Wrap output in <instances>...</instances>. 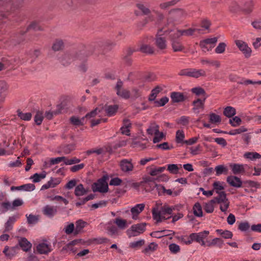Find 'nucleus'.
Masks as SVG:
<instances>
[{"mask_svg": "<svg viewBox=\"0 0 261 261\" xmlns=\"http://www.w3.org/2000/svg\"><path fill=\"white\" fill-rule=\"evenodd\" d=\"M174 208L168 205H162L160 202H156L155 206L152 208V217L157 222L162 221L170 218Z\"/></svg>", "mask_w": 261, "mask_h": 261, "instance_id": "f257e3e1", "label": "nucleus"}, {"mask_svg": "<svg viewBox=\"0 0 261 261\" xmlns=\"http://www.w3.org/2000/svg\"><path fill=\"white\" fill-rule=\"evenodd\" d=\"M179 75L187 76L194 78H198L201 76H205L206 72L203 69H197L195 68H188L181 70Z\"/></svg>", "mask_w": 261, "mask_h": 261, "instance_id": "f03ea898", "label": "nucleus"}, {"mask_svg": "<svg viewBox=\"0 0 261 261\" xmlns=\"http://www.w3.org/2000/svg\"><path fill=\"white\" fill-rule=\"evenodd\" d=\"M107 179V177L105 176L98 179L96 182H95L93 185V191L94 192H99L100 193L107 192L109 189Z\"/></svg>", "mask_w": 261, "mask_h": 261, "instance_id": "7ed1b4c3", "label": "nucleus"}, {"mask_svg": "<svg viewBox=\"0 0 261 261\" xmlns=\"http://www.w3.org/2000/svg\"><path fill=\"white\" fill-rule=\"evenodd\" d=\"M163 30H160L156 36L154 44L160 50L165 49L167 47V41L166 38L163 36L165 35Z\"/></svg>", "mask_w": 261, "mask_h": 261, "instance_id": "20e7f679", "label": "nucleus"}, {"mask_svg": "<svg viewBox=\"0 0 261 261\" xmlns=\"http://www.w3.org/2000/svg\"><path fill=\"white\" fill-rule=\"evenodd\" d=\"M145 230V223L137 224L132 225L130 229L127 230V234L129 237H135L143 233Z\"/></svg>", "mask_w": 261, "mask_h": 261, "instance_id": "39448f33", "label": "nucleus"}, {"mask_svg": "<svg viewBox=\"0 0 261 261\" xmlns=\"http://www.w3.org/2000/svg\"><path fill=\"white\" fill-rule=\"evenodd\" d=\"M209 231L204 230L198 233H192L191 234V238L194 241L199 243L201 246H205L206 243L204 239L206 238L208 234Z\"/></svg>", "mask_w": 261, "mask_h": 261, "instance_id": "423d86ee", "label": "nucleus"}, {"mask_svg": "<svg viewBox=\"0 0 261 261\" xmlns=\"http://www.w3.org/2000/svg\"><path fill=\"white\" fill-rule=\"evenodd\" d=\"M235 44L246 58L250 57L252 50L245 42L241 40H235Z\"/></svg>", "mask_w": 261, "mask_h": 261, "instance_id": "0eeeda50", "label": "nucleus"}, {"mask_svg": "<svg viewBox=\"0 0 261 261\" xmlns=\"http://www.w3.org/2000/svg\"><path fill=\"white\" fill-rule=\"evenodd\" d=\"M123 83L121 81H118L116 85V93L119 96L125 99L129 98L130 94L129 90L122 88Z\"/></svg>", "mask_w": 261, "mask_h": 261, "instance_id": "6e6552de", "label": "nucleus"}, {"mask_svg": "<svg viewBox=\"0 0 261 261\" xmlns=\"http://www.w3.org/2000/svg\"><path fill=\"white\" fill-rule=\"evenodd\" d=\"M121 170L126 173L130 172L134 169V165L131 160L123 159L120 162Z\"/></svg>", "mask_w": 261, "mask_h": 261, "instance_id": "1a4fd4ad", "label": "nucleus"}, {"mask_svg": "<svg viewBox=\"0 0 261 261\" xmlns=\"http://www.w3.org/2000/svg\"><path fill=\"white\" fill-rule=\"evenodd\" d=\"M145 204L144 203L137 204L130 209V212L132 215V218L136 220L138 218V216L140 214L144 209Z\"/></svg>", "mask_w": 261, "mask_h": 261, "instance_id": "9d476101", "label": "nucleus"}, {"mask_svg": "<svg viewBox=\"0 0 261 261\" xmlns=\"http://www.w3.org/2000/svg\"><path fill=\"white\" fill-rule=\"evenodd\" d=\"M42 212L44 215L52 218L57 214V208L55 206L46 205L43 208Z\"/></svg>", "mask_w": 261, "mask_h": 261, "instance_id": "9b49d317", "label": "nucleus"}, {"mask_svg": "<svg viewBox=\"0 0 261 261\" xmlns=\"http://www.w3.org/2000/svg\"><path fill=\"white\" fill-rule=\"evenodd\" d=\"M247 166V165L240 164H231L230 165L232 172L234 174H243Z\"/></svg>", "mask_w": 261, "mask_h": 261, "instance_id": "f8f14e48", "label": "nucleus"}, {"mask_svg": "<svg viewBox=\"0 0 261 261\" xmlns=\"http://www.w3.org/2000/svg\"><path fill=\"white\" fill-rule=\"evenodd\" d=\"M206 98L203 100L197 98L193 101L192 105L193 106V111L196 113H199L200 110H203L204 106V102Z\"/></svg>", "mask_w": 261, "mask_h": 261, "instance_id": "ddd939ff", "label": "nucleus"}, {"mask_svg": "<svg viewBox=\"0 0 261 261\" xmlns=\"http://www.w3.org/2000/svg\"><path fill=\"white\" fill-rule=\"evenodd\" d=\"M164 33L169 35L171 41H172L173 40H178V38L182 36L181 31L178 29L170 31L166 30H164Z\"/></svg>", "mask_w": 261, "mask_h": 261, "instance_id": "4468645a", "label": "nucleus"}, {"mask_svg": "<svg viewBox=\"0 0 261 261\" xmlns=\"http://www.w3.org/2000/svg\"><path fill=\"white\" fill-rule=\"evenodd\" d=\"M226 181L231 186L236 188H240L242 185V181L240 178L235 176H228Z\"/></svg>", "mask_w": 261, "mask_h": 261, "instance_id": "2eb2a0df", "label": "nucleus"}, {"mask_svg": "<svg viewBox=\"0 0 261 261\" xmlns=\"http://www.w3.org/2000/svg\"><path fill=\"white\" fill-rule=\"evenodd\" d=\"M61 182L60 178L51 177L50 180L41 187V190L47 189L50 188H55Z\"/></svg>", "mask_w": 261, "mask_h": 261, "instance_id": "dca6fc26", "label": "nucleus"}, {"mask_svg": "<svg viewBox=\"0 0 261 261\" xmlns=\"http://www.w3.org/2000/svg\"><path fill=\"white\" fill-rule=\"evenodd\" d=\"M37 250L40 254H46L51 251V245L46 242H42L38 244Z\"/></svg>", "mask_w": 261, "mask_h": 261, "instance_id": "f3484780", "label": "nucleus"}, {"mask_svg": "<svg viewBox=\"0 0 261 261\" xmlns=\"http://www.w3.org/2000/svg\"><path fill=\"white\" fill-rule=\"evenodd\" d=\"M9 86L4 81H0V101H3L6 96Z\"/></svg>", "mask_w": 261, "mask_h": 261, "instance_id": "a211bd4d", "label": "nucleus"}, {"mask_svg": "<svg viewBox=\"0 0 261 261\" xmlns=\"http://www.w3.org/2000/svg\"><path fill=\"white\" fill-rule=\"evenodd\" d=\"M170 97L172 101L174 103L182 102L186 99V97L184 94L179 92H171Z\"/></svg>", "mask_w": 261, "mask_h": 261, "instance_id": "6ab92c4d", "label": "nucleus"}, {"mask_svg": "<svg viewBox=\"0 0 261 261\" xmlns=\"http://www.w3.org/2000/svg\"><path fill=\"white\" fill-rule=\"evenodd\" d=\"M19 218L18 215H14L10 217L5 224V232L9 231L12 230L13 224Z\"/></svg>", "mask_w": 261, "mask_h": 261, "instance_id": "aec40b11", "label": "nucleus"}, {"mask_svg": "<svg viewBox=\"0 0 261 261\" xmlns=\"http://www.w3.org/2000/svg\"><path fill=\"white\" fill-rule=\"evenodd\" d=\"M80 242V240H75L71 241L67 245H66L63 249L69 253H75L76 251V248L74 247L75 245Z\"/></svg>", "mask_w": 261, "mask_h": 261, "instance_id": "412c9836", "label": "nucleus"}, {"mask_svg": "<svg viewBox=\"0 0 261 261\" xmlns=\"http://www.w3.org/2000/svg\"><path fill=\"white\" fill-rule=\"evenodd\" d=\"M114 223L117 226L118 229L120 230H124L128 226L127 222L126 220L123 219L120 217L116 218L114 221Z\"/></svg>", "mask_w": 261, "mask_h": 261, "instance_id": "4be33fe9", "label": "nucleus"}, {"mask_svg": "<svg viewBox=\"0 0 261 261\" xmlns=\"http://www.w3.org/2000/svg\"><path fill=\"white\" fill-rule=\"evenodd\" d=\"M149 174L151 176H157L165 170V167H155L151 166L147 168Z\"/></svg>", "mask_w": 261, "mask_h": 261, "instance_id": "5701e85b", "label": "nucleus"}, {"mask_svg": "<svg viewBox=\"0 0 261 261\" xmlns=\"http://www.w3.org/2000/svg\"><path fill=\"white\" fill-rule=\"evenodd\" d=\"M174 232L170 230H163L160 231H156L152 232L151 236L156 238H161L163 236H170L174 234Z\"/></svg>", "mask_w": 261, "mask_h": 261, "instance_id": "b1692460", "label": "nucleus"}, {"mask_svg": "<svg viewBox=\"0 0 261 261\" xmlns=\"http://www.w3.org/2000/svg\"><path fill=\"white\" fill-rule=\"evenodd\" d=\"M20 247L24 251H28L32 247V244L25 238H21L19 240Z\"/></svg>", "mask_w": 261, "mask_h": 261, "instance_id": "393cba45", "label": "nucleus"}, {"mask_svg": "<svg viewBox=\"0 0 261 261\" xmlns=\"http://www.w3.org/2000/svg\"><path fill=\"white\" fill-rule=\"evenodd\" d=\"M85 119L84 117L82 118H80L79 117L75 116L71 117L69 119L71 124L76 126L83 125L85 123Z\"/></svg>", "mask_w": 261, "mask_h": 261, "instance_id": "a878e982", "label": "nucleus"}, {"mask_svg": "<svg viewBox=\"0 0 261 261\" xmlns=\"http://www.w3.org/2000/svg\"><path fill=\"white\" fill-rule=\"evenodd\" d=\"M193 26H194V28H190L187 30H181L182 36H191L195 32H197L199 33H203V29H198L195 25H193Z\"/></svg>", "mask_w": 261, "mask_h": 261, "instance_id": "bb28decb", "label": "nucleus"}, {"mask_svg": "<svg viewBox=\"0 0 261 261\" xmlns=\"http://www.w3.org/2000/svg\"><path fill=\"white\" fill-rule=\"evenodd\" d=\"M185 135L183 130L179 129L176 132L175 135V142L177 144H185Z\"/></svg>", "mask_w": 261, "mask_h": 261, "instance_id": "cd10ccee", "label": "nucleus"}, {"mask_svg": "<svg viewBox=\"0 0 261 261\" xmlns=\"http://www.w3.org/2000/svg\"><path fill=\"white\" fill-rule=\"evenodd\" d=\"M17 249V248L16 247L9 248L6 246L3 250V253L7 257L11 258L16 254Z\"/></svg>", "mask_w": 261, "mask_h": 261, "instance_id": "c85d7f7f", "label": "nucleus"}, {"mask_svg": "<svg viewBox=\"0 0 261 261\" xmlns=\"http://www.w3.org/2000/svg\"><path fill=\"white\" fill-rule=\"evenodd\" d=\"M172 49L174 51L178 52L182 51L185 47L179 40H174L171 41Z\"/></svg>", "mask_w": 261, "mask_h": 261, "instance_id": "c756f323", "label": "nucleus"}, {"mask_svg": "<svg viewBox=\"0 0 261 261\" xmlns=\"http://www.w3.org/2000/svg\"><path fill=\"white\" fill-rule=\"evenodd\" d=\"M159 125L155 122H152L150 124L148 128L147 129V133L148 135H153L159 133Z\"/></svg>", "mask_w": 261, "mask_h": 261, "instance_id": "7c9ffc66", "label": "nucleus"}, {"mask_svg": "<svg viewBox=\"0 0 261 261\" xmlns=\"http://www.w3.org/2000/svg\"><path fill=\"white\" fill-rule=\"evenodd\" d=\"M193 211L194 215L198 217H201L203 216V212L202 206L200 203L196 202L193 207Z\"/></svg>", "mask_w": 261, "mask_h": 261, "instance_id": "2f4dec72", "label": "nucleus"}, {"mask_svg": "<svg viewBox=\"0 0 261 261\" xmlns=\"http://www.w3.org/2000/svg\"><path fill=\"white\" fill-rule=\"evenodd\" d=\"M88 190L84 188L82 184L78 185L75 188L74 194L76 196H81L86 194Z\"/></svg>", "mask_w": 261, "mask_h": 261, "instance_id": "473e14b6", "label": "nucleus"}, {"mask_svg": "<svg viewBox=\"0 0 261 261\" xmlns=\"http://www.w3.org/2000/svg\"><path fill=\"white\" fill-rule=\"evenodd\" d=\"M223 185V182H221L219 181H215L213 184L214 191H215L217 194H219L222 192V190H223L224 189Z\"/></svg>", "mask_w": 261, "mask_h": 261, "instance_id": "72a5a7b5", "label": "nucleus"}, {"mask_svg": "<svg viewBox=\"0 0 261 261\" xmlns=\"http://www.w3.org/2000/svg\"><path fill=\"white\" fill-rule=\"evenodd\" d=\"M46 176V172L43 171L41 173H35L33 176L31 177V179L33 180L34 182H38L41 181V179L45 178Z\"/></svg>", "mask_w": 261, "mask_h": 261, "instance_id": "f704fd0d", "label": "nucleus"}, {"mask_svg": "<svg viewBox=\"0 0 261 261\" xmlns=\"http://www.w3.org/2000/svg\"><path fill=\"white\" fill-rule=\"evenodd\" d=\"M244 157L251 161L261 159V155L256 152H248L244 154Z\"/></svg>", "mask_w": 261, "mask_h": 261, "instance_id": "c9c22d12", "label": "nucleus"}, {"mask_svg": "<svg viewBox=\"0 0 261 261\" xmlns=\"http://www.w3.org/2000/svg\"><path fill=\"white\" fill-rule=\"evenodd\" d=\"M87 223L82 220H78L76 222L75 230L74 231V233L75 234H77L80 233L83 228H84L86 225Z\"/></svg>", "mask_w": 261, "mask_h": 261, "instance_id": "e433bc0d", "label": "nucleus"}, {"mask_svg": "<svg viewBox=\"0 0 261 261\" xmlns=\"http://www.w3.org/2000/svg\"><path fill=\"white\" fill-rule=\"evenodd\" d=\"M216 231L224 239H231L233 236L232 232L229 230L217 229Z\"/></svg>", "mask_w": 261, "mask_h": 261, "instance_id": "4c0bfd02", "label": "nucleus"}, {"mask_svg": "<svg viewBox=\"0 0 261 261\" xmlns=\"http://www.w3.org/2000/svg\"><path fill=\"white\" fill-rule=\"evenodd\" d=\"M118 106L117 105L109 106L106 107L105 111L108 116H112L115 114L117 110Z\"/></svg>", "mask_w": 261, "mask_h": 261, "instance_id": "58836bf2", "label": "nucleus"}, {"mask_svg": "<svg viewBox=\"0 0 261 261\" xmlns=\"http://www.w3.org/2000/svg\"><path fill=\"white\" fill-rule=\"evenodd\" d=\"M157 247V244L154 243H151L143 250V252L146 254H149L154 251Z\"/></svg>", "mask_w": 261, "mask_h": 261, "instance_id": "ea45409f", "label": "nucleus"}, {"mask_svg": "<svg viewBox=\"0 0 261 261\" xmlns=\"http://www.w3.org/2000/svg\"><path fill=\"white\" fill-rule=\"evenodd\" d=\"M213 200L215 203L219 204L222 202H224V201L228 200V199L227 198L226 194L225 192H222L219 194H218V196L216 197Z\"/></svg>", "mask_w": 261, "mask_h": 261, "instance_id": "a19ab883", "label": "nucleus"}, {"mask_svg": "<svg viewBox=\"0 0 261 261\" xmlns=\"http://www.w3.org/2000/svg\"><path fill=\"white\" fill-rule=\"evenodd\" d=\"M111 223V222H109L108 223L109 226H108L107 227V229L108 231L109 234L112 236L119 235V231L118 228L114 226H110Z\"/></svg>", "mask_w": 261, "mask_h": 261, "instance_id": "79ce46f5", "label": "nucleus"}, {"mask_svg": "<svg viewBox=\"0 0 261 261\" xmlns=\"http://www.w3.org/2000/svg\"><path fill=\"white\" fill-rule=\"evenodd\" d=\"M215 170L216 171V175L219 176L222 173L226 174L228 171V169L224 165H220L216 166Z\"/></svg>", "mask_w": 261, "mask_h": 261, "instance_id": "37998d69", "label": "nucleus"}, {"mask_svg": "<svg viewBox=\"0 0 261 261\" xmlns=\"http://www.w3.org/2000/svg\"><path fill=\"white\" fill-rule=\"evenodd\" d=\"M223 113L227 117L230 118L236 114V111L234 108L232 107H227L225 108Z\"/></svg>", "mask_w": 261, "mask_h": 261, "instance_id": "c03bdc74", "label": "nucleus"}, {"mask_svg": "<svg viewBox=\"0 0 261 261\" xmlns=\"http://www.w3.org/2000/svg\"><path fill=\"white\" fill-rule=\"evenodd\" d=\"M64 47V43L62 40H56L54 42L52 48L54 51H59L63 49Z\"/></svg>", "mask_w": 261, "mask_h": 261, "instance_id": "a18cd8bd", "label": "nucleus"}, {"mask_svg": "<svg viewBox=\"0 0 261 261\" xmlns=\"http://www.w3.org/2000/svg\"><path fill=\"white\" fill-rule=\"evenodd\" d=\"M140 50L143 53L148 54H152L154 52L153 48L147 44H142L140 47Z\"/></svg>", "mask_w": 261, "mask_h": 261, "instance_id": "49530a36", "label": "nucleus"}, {"mask_svg": "<svg viewBox=\"0 0 261 261\" xmlns=\"http://www.w3.org/2000/svg\"><path fill=\"white\" fill-rule=\"evenodd\" d=\"M215 203L214 200H211L208 202L205 203L204 205V209L207 213H212L214 211V203Z\"/></svg>", "mask_w": 261, "mask_h": 261, "instance_id": "de8ad7c7", "label": "nucleus"}, {"mask_svg": "<svg viewBox=\"0 0 261 261\" xmlns=\"http://www.w3.org/2000/svg\"><path fill=\"white\" fill-rule=\"evenodd\" d=\"M1 210L2 213H5L8 211H13L12 203L9 201L2 202L1 203Z\"/></svg>", "mask_w": 261, "mask_h": 261, "instance_id": "09e8293b", "label": "nucleus"}, {"mask_svg": "<svg viewBox=\"0 0 261 261\" xmlns=\"http://www.w3.org/2000/svg\"><path fill=\"white\" fill-rule=\"evenodd\" d=\"M210 121L212 123L217 124L220 123L221 121V117L219 115L213 113H211L209 115Z\"/></svg>", "mask_w": 261, "mask_h": 261, "instance_id": "8fccbe9b", "label": "nucleus"}, {"mask_svg": "<svg viewBox=\"0 0 261 261\" xmlns=\"http://www.w3.org/2000/svg\"><path fill=\"white\" fill-rule=\"evenodd\" d=\"M168 101L169 98L166 96H164L162 97L159 100H154V104L156 107H163L168 102Z\"/></svg>", "mask_w": 261, "mask_h": 261, "instance_id": "3c124183", "label": "nucleus"}, {"mask_svg": "<svg viewBox=\"0 0 261 261\" xmlns=\"http://www.w3.org/2000/svg\"><path fill=\"white\" fill-rule=\"evenodd\" d=\"M219 204L220 205V210L221 211L224 213L225 214H227V210L229 208L230 204L229 200L224 201V202H222Z\"/></svg>", "mask_w": 261, "mask_h": 261, "instance_id": "603ef678", "label": "nucleus"}, {"mask_svg": "<svg viewBox=\"0 0 261 261\" xmlns=\"http://www.w3.org/2000/svg\"><path fill=\"white\" fill-rule=\"evenodd\" d=\"M18 116L21 119L24 121L30 120L32 116L31 113H22L19 111H18Z\"/></svg>", "mask_w": 261, "mask_h": 261, "instance_id": "864d4df0", "label": "nucleus"}, {"mask_svg": "<svg viewBox=\"0 0 261 261\" xmlns=\"http://www.w3.org/2000/svg\"><path fill=\"white\" fill-rule=\"evenodd\" d=\"M247 131V129L246 127H245L244 126H241L239 128L229 131V132L227 133V134L230 135H236L244 132H246Z\"/></svg>", "mask_w": 261, "mask_h": 261, "instance_id": "5fc2aeb1", "label": "nucleus"}, {"mask_svg": "<svg viewBox=\"0 0 261 261\" xmlns=\"http://www.w3.org/2000/svg\"><path fill=\"white\" fill-rule=\"evenodd\" d=\"M43 119V113L41 111L37 112L35 117L34 121L37 125H40Z\"/></svg>", "mask_w": 261, "mask_h": 261, "instance_id": "6e6d98bb", "label": "nucleus"}, {"mask_svg": "<svg viewBox=\"0 0 261 261\" xmlns=\"http://www.w3.org/2000/svg\"><path fill=\"white\" fill-rule=\"evenodd\" d=\"M161 91V88L159 87H156L151 91V93L149 97V101H154L158 94Z\"/></svg>", "mask_w": 261, "mask_h": 261, "instance_id": "4d7b16f0", "label": "nucleus"}, {"mask_svg": "<svg viewBox=\"0 0 261 261\" xmlns=\"http://www.w3.org/2000/svg\"><path fill=\"white\" fill-rule=\"evenodd\" d=\"M179 0H172L171 1L164 2L160 4V7L162 9H166L170 6L174 5Z\"/></svg>", "mask_w": 261, "mask_h": 261, "instance_id": "13d9d810", "label": "nucleus"}, {"mask_svg": "<svg viewBox=\"0 0 261 261\" xmlns=\"http://www.w3.org/2000/svg\"><path fill=\"white\" fill-rule=\"evenodd\" d=\"M226 47V44L224 42L220 43L215 48V53L218 54L223 53Z\"/></svg>", "mask_w": 261, "mask_h": 261, "instance_id": "bf43d9fd", "label": "nucleus"}, {"mask_svg": "<svg viewBox=\"0 0 261 261\" xmlns=\"http://www.w3.org/2000/svg\"><path fill=\"white\" fill-rule=\"evenodd\" d=\"M100 112V110L99 108H97L93 111L87 114L86 115V116L84 117L85 119H90L92 118L95 117L96 115H98Z\"/></svg>", "mask_w": 261, "mask_h": 261, "instance_id": "052dcab7", "label": "nucleus"}, {"mask_svg": "<svg viewBox=\"0 0 261 261\" xmlns=\"http://www.w3.org/2000/svg\"><path fill=\"white\" fill-rule=\"evenodd\" d=\"M144 244V241L143 240H140L130 243L129 246L132 248L137 249L141 247Z\"/></svg>", "mask_w": 261, "mask_h": 261, "instance_id": "680f3d73", "label": "nucleus"}, {"mask_svg": "<svg viewBox=\"0 0 261 261\" xmlns=\"http://www.w3.org/2000/svg\"><path fill=\"white\" fill-rule=\"evenodd\" d=\"M31 30L38 31L41 30V29L38 23L36 21H34L31 22L27 27L28 31Z\"/></svg>", "mask_w": 261, "mask_h": 261, "instance_id": "e2e57ef3", "label": "nucleus"}, {"mask_svg": "<svg viewBox=\"0 0 261 261\" xmlns=\"http://www.w3.org/2000/svg\"><path fill=\"white\" fill-rule=\"evenodd\" d=\"M167 170L172 174H177L178 172L179 168L176 164L168 165Z\"/></svg>", "mask_w": 261, "mask_h": 261, "instance_id": "0e129e2a", "label": "nucleus"}, {"mask_svg": "<svg viewBox=\"0 0 261 261\" xmlns=\"http://www.w3.org/2000/svg\"><path fill=\"white\" fill-rule=\"evenodd\" d=\"M178 240L182 243L186 245L191 244L193 242V240L191 238V234L188 236H181L178 238Z\"/></svg>", "mask_w": 261, "mask_h": 261, "instance_id": "69168bd1", "label": "nucleus"}, {"mask_svg": "<svg viewBox=\"0 0 261 261\" xmlns=\"http://www.w3.org/2000/svg\"><path fill=\"white\" fill-rule=\"evenodd\" d=\"M199 45L202 51L204 52H207L212 49V47L204 40L201 41Z\"/></svg>", "mask_w": 261, "mask_h": 261, "instance_id": "338daca9", "label": "nucleus"}, {"mask_svg": "<svg viewBox=\"0 0 261 261\" xmlns=\"http://www.w3.org/2000/svg\"><path fill=\"white\" fill-rule=\"evenodd\" d=\"M230 124L233 127H236L239 126L242 120L240 118H239L238 116H235L234 117L232 118V119H230L229 120Z\"/></svg>", "mask_w": 261, "mask_h": 261, "instance_id": "774afa93", "label": "nucleus"}]
</instances>
